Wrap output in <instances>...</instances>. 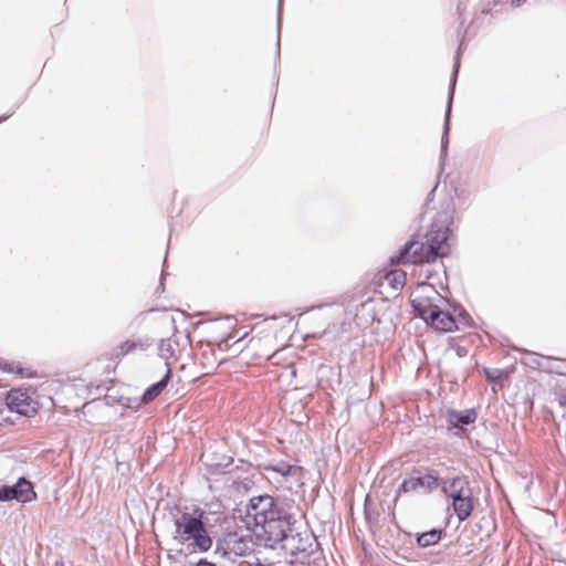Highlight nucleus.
Segmentation results:
<instances>
[{"label":"nucleus","instance_id":"1","mask_svg":"<svg viewBox=\"0 0 566 566\" xmlns=\"http://www.w3.org/2000/svg\"><path fill=\"white\" fill-rule=\"evenodd\" d=\"M451 222L452 216L450 212L437 213L424 235V242L408 243L397 256L391 258V262L402 264L431 263L438 258L447 255L449 252L447 240Z\"/></svg>","mask_w":566,"mask_h":566},{"label":"nucleus","instance_id":"2","mask_svg":"<svg viewBox=\"0 0 566 566\" xmlns=\"http://www.w3.org/2000/svg\"><path fill=\"white\" fill-rule=\"evenodd\" d=\"M415 312L439 332H451L457 321L447 310L448 301L430 284H421L411 301Z\"/></svg>","mask_w":566,"mask_h":566},{"label":"nucleus","instance_id":"3","mask_svg":"<svg viewBox=\"0 0 566 566\" xmlns=\"http://www.w3.org/2000/svg\"><path fill=\"white\" fill-rule=\"evenodd\" d=\"M203 517L205 512L201 509L180 513L174 521V538L200 552L209 551L212 547V538L205 526Z\"/></svg>","mask_w":566,"mask_h":566},{"label":"nucleus","instance_id":"4","mask_svg":"<svg viewBox=\"0 0 566 566\" xmlns=\"http://www.w3.org/2000/svg\"><path fill=\"white\" fill-rule=\"evenodd\" d=\"M289 526L286 515L280 510L274 516H270L265 522L254 526L253 532L259 539L264 542V545L273 547L286 537Z\"/></svg>","mask_w":566,"mask_h":566},{"label":"nucleus","instance_id":"5","mask_svg":"<svg viewBox=\"0 0 566 566\" xmlns=\"http://www.w3.org/2000/svg\"><path fill=\"white\" fill-rule=\"evenodd\" d=\"M279 511L272 496L268 494L254 496L247 505L248 524L254 527L265 522L268 517L274 516Z\"/></svg>","mask_w":566,"mask_h":566},{"label":"nucleus","instance_id":"6","mask_svg":"<svg viewBox=\"0 0 566 566\" xmlns=\"http://www.w3.org/2000/svg\"><path fill=\"white\" fill-rule=\"evenodd\" d=\"M248 549V541L237 533H228L217 544V553L232 562L244 556Z\"/></svg>","mask_w":566,"mask_h":566},{"label":"nucleus","instance_id":"7","mask_svg":"<svg viewBox=\"0 0 566 566\" xmlns=\"http://www.w3.org/2000/svg\"><path fill=\"white\" fill-rule=\"evenodd\" d=\"M36 494L33 490V485L24 478H20L13 485H3L0 488V501L17 500L21 503H28L33 501Z\"/></svg>","mask_w":566,"mask_h":566},{"label":"nucleus","instance_id":"8","mask_svg":"<svg viewBox=\"0 0 566 566\" xmlns=\"http://www.w3.org/2000/svg\"><path fill=\"white\" fill-rule=\"evenodd\" d=\"M438 485V476L433 474L411 475L402 481L400 490L403 492L429 493Z\"/></svg>","mask_w":566,"mask_h":566},{"label":"nucleus","instance_id":"9","mask_svg":"<svg viewBox=\"0 0 566 566\" xmlns=\"http://www.w3.org/2000/svg\"><path fill=\"white\" fill-rule=\"evenodd\" d=\"M7 406L11 411L23 416H30L35 412V408L31 403L30 396L21 389L10 390L6 398Z\"/></svg>","mask_w":566,"mask_h":566},{"label":"nucleus","instance_id":"10","mask_svg":"<svg viewBox=\"0 0 566 566\" xmlns=\"http://www.w3.org/2000/svg\"><path fill=\"white\" fill-rule=\"evenodd\" d=\"M442 491L451 501L473 494L470 483L464 476H455L443 480Z\"/></svg>","mask_w":566,"mask_h":566},{"label":"nucleus","instance_id":"11","mask_svg":"<svg viewBox=\"0 0 566 566\" xmlns=\"http://www.w3.org/2000/svg\"><path fill=\"white\" fill-rule=\"evenodd\" d=\"M460 62H459V55L457 56L454 69L451 77V88L449 94V101L447 105V112L444 116V125H443V133L441 137V158H444L447 156L448 151V145H449V132H450V113H451V105H452V97L454 93V85L457 81V75L459 71Z\"/></svg>","mask_w":566,"mask_h":566},{"label":"nucleus","instance_id":"12","mask_svg":"<svg viewBox=\"0 0 566 566\" xmlns=\"http://www.w3.org/2000/svg\"><path fill=\"white\" fill-rule=\"evenodd\" d=\"M179 352V342L176 336L163 338L158 344V355L165 360L166 369H171V364L178 359Z\"/></svg>","mask_w":566,"mask_h":566},{"label":"nucleus","instance_id":"13","mask_svg":"<svg viewBox=\"0 0 566 566\" xmlns=\"http://www.w3.org/2000/svg\"><path fill=\"white\" fill-rule=\"evenodd\" d=\"M447 420L449 426L453 428H463L476 420V412L474 409H467L464 411L449 410L447 413Z\"/></svg>","mask_w":566,"mask_h":566},{"label":"nucleus","instance_id":"14","mask_svg":"<svg viewBox=\"0 0 566 566\" xmlns=\"http://www.w3.org/2000/svg\"><path fill=\"white\" fill-rule=\"evenodd\" d=\"M452 509L459 521H465L473 511V494L453 500Z\"/></svg>","mask_w":566,"mask_h":566},{"label":"nucleus","instance_id":"15","mask_svg":"<svg viewBox=\"0 0 566 566\" xmlns=\"http://www.w3.org/2000/svg\"><path fill=\"white\" fill-rule=\"evenodd\" d=\"M170 376H171V369L167 368L164 377L159 381L149 386L145 390V392L142 397V401L145 403H148V402L153 401L156 397H158L163 392V390L167 387Z\"/></svg>","mask_w":566,"mask_h":566},{"label":"nucleus","instance_id":"16","mask_svg":"<svg viewBox=\"0 0 566 566\" xmlns=\"http://www.w3.org/2000/svg\"><path fill=\"white\" fill-rule=\"evenodd\" d=\"M150 344L148 343V340L144 338L128 339L118 346L117 356H125L136 350L144 352L147 350Z\"/></svg>","mask_w":566,"mask_h":566},{"label":"nucleus","instance_id":"17","mask_svg":"<svg viewBox=\"0 0 566 566\" xmlns=\"http://www.w3.org/2000/svg\"><path fill=\"white\" fill-rule=\"evenodd\" d=\"M385 280L394 290H399L406 283V273L401 270H392L386 274Z\"/></svg>","mask_w":566,"mask_h":566},{"label":"nucleus","instance_id":"18","mask_svg":"<svg viewBox=\"0 0 566 566\" xmlns=\"http://www.w3.org/2000/svg\"><path fill=\"white\" fill-rule=\"evenodd\" d=\"M441 538V531L431 530L429 532L422 533L417 537V543L421 547H429L431 545L437 544Z\"/></svg>","mask_w":566,"mask_h":566},{"label":"nucleus","instance_id":"19","mask_svg":"<svg viewBox=\"0 0 566 566\" xmlns=\"http://www.w3.org/2000/svg\"><path fill=\"white\" fill-rule=\"evenodd\" d=\"M558 360L557 358L547 357V356H535L534 363L538 366V368L546 370V371H556L558 374H562L560 370L553 368L549 366V363Z\"/></svg>","mask_w":566,"mask_h":566},{"label":"nucleus","instance_id":"20","mask_svg":"<svg viewBox=\"0 0 566 566\" xmlns=\"http://www.w3.org/2000/svg\"><path fill=\"white\" fill-rule=\"evenodd\" d=\"M272 471L281 474L282 476H287L292 474V472L295 470L294 467H292L289 463L280 462L271 468Z\"/></svg>","mask_w":566,"mask_h":566},{"label":"nucleus","instance_id":"21","mask_svg":"<svg viewBox=\"0 0 566 566\" xmlns=\"http://www.w3.org/2000/svg\"><path fill=\"white\" fill-rule=\"evenodd\" d=\"M281 31V2L279 3V17H277V34ZM277 45H280V35H277Z\"/></svg>","mask_w":566,"mask_h":566},{"label":"nucleus","instance_id":"22","mask_svg":"<svg viewBox=\"0 0 566 566\" xmlns=\"http://www.w3.org/2000/svg\"><path fill=\"white\" fill-rule=\"evenodd\" d=\"M196 566H216L214 564L206 560V559H200Z\"/></svg>","mask_w":566,"mask_h":566},{"label":"nucleus","instance_id":"23","mask_svg":"<svg viewBox=\"0 0 566 566\" xmlns=\"http://www.w3.org/2000/svg\"><path fill=\"white\" fill-rule=\"evenodd\" d=\"M559 405L566 408V395L563 394L559 396Z\"/></svg>","mask_w":566,"mask_h":566},{"label":"nucleus","instance_id":"24","mask_svg":"<svg viewBox=\"0 0 566 566\" xmlns=\"http://www.w3.org/2000/svg\"><path fill=\"white\" fill-rule=\"evenodd\" d=\"M524 1H525V0H513V1H512V4H513V6L518 7V6H520L522 2H524Z\"/></svg>","mask_w":566,"mask_h":566}]
</instances>
